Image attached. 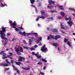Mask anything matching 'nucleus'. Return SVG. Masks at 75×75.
I'll list each match as a JSON object with an SVG mask.
<instances>
[{"label":"nucleus","mask_w":75,"mask_h":75,"mask_svg":"<svg viewBox=\"0 0 75 75\" xmlns=\"http://www.w3.org/2000/svg\"><path fill=\"white\" fill-rule=\"evenodd\" d=\"M18 33L19 34H20V35H23L25 36V34H26L27 35H31V33H25V31H23V33L21 32V31H20Z\"/></svg>","instance_id":"5"},{"label":"nucleus","mask_w":75,"mask_h":75,"mask_svg":"<svg viewBox=\"0 0 75 75\" xmlns=\"http://www.w3.org/2000/svg\"><path fill=\"white\" fill-rule=\"evenodd\" d=\"M47 30H48L49 31H50V28H47Z\"/></svg>","instance_id":"56"},{"label":"nucleus","mask_w":75,"mask_h":75,"mask_svg":"<svg viewBox=\"0 0 75 75\" xmlns=\"http://www.w3.org/2000/svg\"><path fill=\"white\" fill-rule=\"evenodd\" d=\"M31 50H32V51L33 50H35V49H34V48H31L30 49Z\"/></svg>","instance_id":"49"},{"label":"nucleus","mask_w":75,"mask_h":75,"mask_svg":"<svg viewBox=\"0 0 75 75\" xmlns=\"http://www.w3.org/2000/svg\"><path fill=\"white\" fill-rule=\"evenodd\" d=\"M9 23H10V24L12 25L13 28H16V21H14L13 23H12V21H10Z\"/></svg>","instance_id":"3"},{"label":"nucleus","mask_w":75,"mask_h":75,"mask_svg":"<svg viewBox=\"0 0 75 75\" xmlns=\"http://www.w3.org/2000/svg\"><path fill=\"white\" fill-rule=\"evenodd\" d=\"M37 64H38H38L42 65V63H41V62H38V63Z\"/></svg>","instance_id":"45"},{"label":"nucleus","mask_w":75,"mask_h":75,"mask_svg":"<svg viewBox=\"0 0 75 75\" xmlns=\"http://www.w3.org/2000/svg\"><path fill=\"white\" fill-rule=\"evenodd\" d=\"M47 7L48 8H53V6H47Z\"/></svg>","instance_id":"28"},{"label":"nucleus","mask_w":75,"mask_h":75,"mask_svg":"<svg viewBox=\"0 0 75 75\" xmlns=\"http://www.w3.org/2000/svg\"><path fill=\"white\" fill-rule=\"evenodd\" d=\"M58 19H61V17L60 16H58L57 17Z\"/></svg>","instance_id":"48"},{"label":"nucleus","mask_w":75,"mask_h":75,"mask_svg":"<svg viewBox=\"0 0 75 75\" xmlns=\"http://www.w3.org/2000/svg\"><path fill=\"white\" fill-rule=\"evenodd\" d=\"M1 6H2V7H5L6 6L5 5L3 4L2 2H1Z\"/></svg>","instance_id":"34"},{"label":"nucleus","mask_w":75,"mask_h":75,"mask_svg":"<svg viewBox=\"0 0 75 75\" xmlns=\"http://www.w3.org/2000/svg\"><path fill=\"white\" fill-rule=\"evenodd\" d=\"M15 62L16 63V64L18 65H20L21 64V63L20 62Z\"/></svg>","instance_id":"15"},{"label":"nucleus","mask_w":75,"mask_h":75,"mask_svg":"<svg viewBox=\"0 0 75 75\" xmlns=\"http://www.w3.org/2000/svg\"><path fill=\"white\" fill-rule=\"evenodd\" d=\"M40 39V40L41 41V40H42V37H40L38 38Z\"/></svg>","instance_id":"51"},{"label":"nucleus","mask_w":75,"mask_h":75,"mask_svg":"<svg viewBox=\"0 0 75 75\" xmlns=\"http://www.w3.org/2000/svg\"><path fill=\"white\" fill-rule=\"evenodd\" d=\"M6 62L8 64H9L10 65H11V63H10V62H9L8 61V60H7V59H6Z\"/></svg>","instance_id":"23"},{"label":"nucleus","mask_w":75,"mask_h":75,"mask_svg":"<svg viewBox=\"0 0 75 75\" xmlns=\"http://www.w3.org/2000/svg\"><path fill=\"white\" fill-rule=\"evenodd\" d=\"M19 28L20 30H24V28H23V27H19Z\"/></svg>","instance_id":"36"},{"label":"nucleus","mask_w":75,"mask_h":75,"mask_svg":"<svg viewBox=\"0 0 75 75\" xmlns=\"http://www.w3.org/2000/svg\"><path fill=\"white\" fill-rule=\"evenodd\" d=\"M1 28L2 31H0V34L1 36V38L2 39H4V40H8V39L5 37V36H6V35H5V34L3 33H5V32H6V28L2 27Z\"/></svg>","instance_id":"1"},{"label":"nucleus","mask_w":75,"mask_h":75,"mask_svg":"<svg viewBox=\"0 0 75 75\" xmlns=\"http://www.w3.org/2000/svg\"><path fill=\"white\" fill-rule=\"evenodd\" d=\"M50 37H51V38L52 39H55V36H54L51 35H50Z\"/></svg>","instance_id":"21"},{"label":"nucleus","mask_w":75,"mask_h":75,"mask_svg":"<svg viewBox=\"0 0 75 75\" xmlns=\"http://www.w3.org/2000/svg\"><path fill=\"white\" fill-rule=\"evenodd\" d=\"M18 58V61L19 62L22 61L23 62H24L25 61V58L23 57L19 56Z\"/></svg>","instance_id":"7"},{"label":"nucleus","mask_w":75,"mask_h":75,"mask_svg":"<svg viewBox=\"0 0 75 75\" xmlns=\"http://www.w3.org/2000/svg\"><path fill=\"white\" fill-rule=\"evenodd\" d=\"M51 12L53 13H54V12H56V11H51Z\"/></svg>","instance_id":"47"},{"label":"nucleus","mask_w":75,"mask_h":75,"mask_svg":"<svg viewBox=\"0 0 75 75\" xmlns=\"http://www.w3.org/2000/svg\"><path fill=\"white\" fill-rule=\"evenodd\" d=\"M31 6H32V7H34V5H31Z\"/></svg>","instance_id":"62"},{"label":"nucleus","mask_w":75,"mask_h":75,"mask_svg":"<svg viewBox=\"0 0 75 75\" xmlns=\"http://www.w3.org/2000/svg\"><path fill=\"white\" fill-rule=\"evenodd\" d=\"M12 41H16V39L13 38V40H12Z\"/></svg>","instance_id":"55"},{"label":"nucleus","mask_w":75,"mask_h":75,"mask_svg":"<svg viewBox=\"0 0 75 75\" xmlns=\"http://www.w3.org/2000/svg\"><path fill=\"white\" fill-rule=\"evenodd\" d=\"M42 61L43 62H47V60H45V59H43L42 58Z\"/></svg>","instance_id":"20"},{"label":"nucleus","mask_w":75,"mask_h":75,"mask_svg":"<svg viewBox=\"0 0 75 75\" xmlns=\"http://www.w3.org/2000/svg\"><path fill=\"white\" fill-rule=\"evenodd\" d=\"M9 54L10 55H8L7 57H3V59H5V58H10L11 59H13V58L12 57H11V56H12V55H13V54L11 53V52H9Z\"/></svg>","instance_id":"4"},{"label":"nucleus","mask_w":75,"mask_h":75,"mask_svg":"<svg viewBox=\"0 0 75 75\" xmlns=\"http://www.w3.org/2000/svg\"><path fill=\"white\" fill-rule=\"evenodd\" d=\"M31 42H32V40L31 39L29 40V45H31Z\"/></svg>","instance_id":"27"},{"label":"nucleus","mask_w":75,"mask_h":75,"mask_svg":"<svg viewBox=\"0 0 75 75\" xmlns=\"http://www.w3.org/2000/svg\"><path fill=\"white\" fill-rule=\"evenodd\" d=\"M6 40L4 43V47L7 45V43H8V40Z\"/></svg>","instance_id":"10"},{"label":"nucleus","mask_w":75,"mask_h":75,"mask_svg":"<svg viewBox=\"0 0 75 75\" xmlns=\"http://www.w3.org/2000/svg\"><path fill=\"white\" fill-rule=\"evenodd\" d=\"M3 66L4 67H8V66H9V64H4Z\"/></svg>","instance_id":"31"},{"label":"nucleus","mask_w":75,"mask_h":75,"mask_svg":"<svg viewBox=\"0 0 75 75\" xmlns=\"http://www.w3.org/2000/svg\"><path fill=\"white\" fill-rule=\"evenodd\" d=\"M12 66L14 69H16V67H15V66H14V65H12Z\"/></svg>","instance_id":"46"},{"label":"nucleus","mask_w":75,"mask_h":75,"mask_svg":"<svg viewBox=\"0 0 75 75\" xmlns=\"http://www.w3.org/2000/svg\"><path fill=\"white\" fill-rule=\"evenodd\" d=\"M52 30L53 33H57L58 32V29H53Z\"/></svg>","instance_id":"11"},{"label":"nucleus","mask_w":75,"mask_h":75,"mask_svg":"<svg viewBox=\"0 0 75 75\" xmlns=\"http://www.w3.org/2000/svg\"><path fill=\"white\" fill-rule=\"evenodd\" d=\"M34 48H37V45H35L34 46Z\"/></svg>","instance_id":"54"},{"label":"nucleus","mask_w":75,"mask_h":75,"mask_svg":"<svg viewBox=\"0 0 75 75\" xmlns=\"http://www.w3.org/2000/svg\"><path fill=\"white\" fill-rule=\"evenodd\" d=\"M31 38L32 41H33V40H35V38L33 37H31Z\"/></svg>","instance_id":"44"},{"label":"nucleus","mask_w":75,"mask_h":75,"mask_svg":"<svg viewBox=\"0 0 75 75\" xmlns=\"http://www.w3.org/2000/svg\"><path fill=\"white\" fill-rule=\"evenodd\" d=\"M72 15L73 16H74V17H75V14L74 13H72Z\"/></svg>","instance_id":"63"},{"label":"nucleus","mask_w":75,"mask_h":75,"mask_svg":"<svg viewBox=\"0 0 75 75\" xmlns=\"http://www.w3.org/2000/svg\"><path fill=\"white\" fill-rule=\"evenodd\" d=\"M57 6H58V7L59 8H60L61 10H64V8H63V6H59L58 5H57Z\"/></svg>","instance_id":"13"},{"label":"nucleus","mask_w":75,"mask_h":75,"mask_svg":"<svg viewBox=\"0 0 75 75\" xmlns=\"http://www.w3.org/2000/svg\"><path fill=\"white\" fill-rule=\"evenodd\" d=\"M24 48V49H26V50H28L29 49H30V47H23Z\"/></svg>","instance_id":"26"},{"label":"nucleus","mask_w":75,"mask_h":75,"mask_svg":"<svg viewBox=\"0 0 75 75\" xmlns=\"http://www.w3.org/2000/svg\"><path fill=\"white\" fill-rule=\"evenodd\" d=\"M70 44V43L69 42H67V45H69Z\"/></svg>","instance_id":"61"},{"label":"nucleus","mask_w":75,"mask_h":75,"mask_svg":"<svg viewBox=\"0 0 75 75\" xmlns=\"http://www.w3.org/2000/svg\"><path fill=\"white\" fill-rule=\"evenodd\" d=\"M39 17L40 18H42V19H44L45 18V17L44 16H40Z\"/></svg>","instance_id":"37"},{"label":"nucleus","mask_w":75,"mask_h":75,"mask_svg":"<svg viewBox=\"0 0 75 75\" xmlns=\"http://www.w3.org/2000/svg\"><path fill=\"white\" fill-rule=\"evenodd\" d=\"M23 69L24 70H30V68L29 67L26 68H23Z\"/></svg>","instance_id":"22"},{"label":"nucleus","mask_w":75,"mask_h":75,"mask_svg":"<svg viewBox=\"0 0 75 75\" xmlns=\"http://www.w3.org/2000/svg\"><path fill=\"white\" fill-rule=\"evenodd\" d=\"M53 45L54 47H58V44L57 43H54L53 44Z\"/></svg>","instance_id":"16"},{"label":"nucleus","mask_w":75,"mask_h":75,"mask_svg":"<svg viewBox=\"0 0 75 75\" xmlns=\"http://www.w3.org/2000/svg\"><path fill=\"white\" fill-rule=\"evenodd\" d=\"M15 28V30L16 31H19V29H18V28Z\"/></svg>","instance_id":"33"},{"label":"nucleus","mask_w":75,"mask_h":75,"mask_svg":"<svg viewBox=\"0 0 75 75\" xmlns=\"http://www.w3.org/2000/svg\"><path fill=\"white\" fill-rule=\"evenodd\" d=\"M40 12L41 13L42 15H43V14H45V11H40Z\"/></svg>","instance_id":"29"},{"label":"nucleus","mask_w":75,"mask_h":75,"mask_svg":"<svg viewBox=\"0 0 75 75\" xmlns=\"http://www.w3.org/2000/svg\"><path fill=\"white\" fill-rule=\"evenodd\" d=\"M50 37L48 36L47 37V40H50Z\"/></svg>","instance_id":"59"},{"label":"nucleus","mask_w":75,"mask_h":75,"mask_svg":"<svg viewBox=\"0 0 75 75\" xmlns=\"http://www.w3.org/2000/svg\"><path fill=\"white\" fill-rule=\"evenodd\" d=\"M41 57H42L41 56H38V57H37V58L38 59L40 58H41Z\"/></svg>","instance_id":"39"},{"label":"nucleus","mask_w":75,"mask_h":75,"mask_svg":"<svg viewBox=\"0 0 75 75\" xmlns=\"http://www.w3.org/2000/svg\"><path fill=\"white\" fill-rule=\"evenodd\" d=\"M40 74H42V75H44V73H42L41 72H40Z\"/></svg>","instance_id":"57"},{"label":"nucleus","mask_w":75,"mask_h":75,"mask_svg":"<svg viewBox=\"0 0 75 75\" xmlns=\"http://www.w3.org/2000/svg\"><path fill=\"white\" fill-rule=\"evenodd\" d=\"M21 53H20V52H18L17 54V55H21Z\"/></svg>","instance_id":"43"},{"label":"nucleus","mask_w":75,"mask_h":75,"mask_svg":"<svg viewBox=\"0 0 75 75\" xmlns=\"http://www.w3.org/2000/svg\"><path fill=\"white\" fill-rule=\"evenodd\" d=\"M48 19L49 20L50 19V20H53V17H50V18H48Z\"/></svg>","instance_id":"32"},{"label":"nucleus","mask_w":75,"mask_h":75,"mask_svg":"<svg viewBox=\"0 0 75 75\" xmlns=\"http://www.w3.org/2000/svg\"><path fill=\"white\" fill-rule=\"evenodd\" d=\"M11 64H13V62H14V60H11Z\"/></svg>","instance_id":"42"},{"label":"nucleus","mask_w":75,"mask_h":75,"mask_svg":"<svg viewBox=\"0 0 75 75\" xmlns=\"http://www.w3.org/2000/svg\"><path fill=\"white\" fill-rule=\"evenodd\" d=\"M30 3L31 4H34V3L35 2V0H30Z\"/></svg>","instance_id":"18"},{"label":"nucleus","mask_w":75,"mask_h":75,"mask_svg":"<svg viewBox=\"0 0 75 75\" xmlns=\"http://www.w3.org/2000/svg\"><path fill=\"white\" fill-rule=\"evenodd\" d=\"M55 40H58V38H61V36L59 35H56L55 36Z\"/></svg>","instance_id":"9"},{"label":"nucleus","mask_w":75,"mask_h":75,"mask_svg":"<svg viewBox=\"0 0 75 75\" xmlns=\"http://www.w3.org/2000/svg\"><path fill=\"white\" fill-rule=\"evenodd\" d=\"M23 43L25 44H27V43H26V42L25 41V40H23Z\"/></svg>","instance_id":"40"},{"label":"nucleus","mask_w":75,"mask_h":75,"mask_svg":"<svg viewBox=\"0 0 75 75\" xmlns=\"http://www.w3.org/2000/svg\"><path fill=\"white\" fill-rule=\"evenodd\" d=\"M5 70H7V71H8V70H9V68H5Z\"/></svg>","instance_id":"53"},{"label":"nucleus","mask_w":75,"mask_h":75,"mask_svg":"<svg viewBox=\"0 0 75 75\" xmlns=\"http://www.w3.org/2000/svg\"><path fill=\"white\" fill-rule=\"evenodd\" d=\"M20 52H23V48L21 47H20Z\"/></svg>","instance_id":"24"},{"label":"nucleus","mask_w":75,"mask_h":75,"mask_svg":"<svg viewBox=\"0 0 75 75\" xmlns=\"http://www.w3.org/2000/svg\"><path fill=\"white\" fill-rule=\"evenodd\" d=\"M55 2L54 1H52V0H48V3H49L50 4H54V3H55Z\"/></svg>","instance_id":"8"},{"label":"nucleus","mask_w":75,"mask_h":75,"mask_svg":"<svg viewBox=\"0 0 75 75\" xmlns=\"http://www.w3.org/2000/svg\"><path fill=\"white\" fill-rule=\"evenodd\" d=\"M61 28H62V29H64L65 28L63 26V25L62 24L61 25Z\"/></svg>","instance_id":"30"},{"label":"nucleus","mask_w":75,"mask_h":75,"mask_svg":"<svg viewBox=\"0 0 75 75\" xmlns=\"http://www.w3.org/2000/svg\"><path fill=\"white\" fill-rule=\"evenodd\" d=\"M69 10L71 11H75V10L74 8H69Z\"/></svg>","instance_id":"19"},{"label":"nucleus","mask_w":75,"mask_h":75,"mask_svg":"<svg viewBox=\"0 0 75 75\" xmlns=\"http://www.w3.org/2000/svg\"><path fill=\"white\" fill-rule=\"evenodd\" d=\"M67 41H68V39H64V42H67Z\"/></svg>","instance_id":"50"},{"label":"nucleus","mask_w":75,"mask_h":75,"mask_svg":"<svg viewBox=\"0 0 75 75\" xmlns=\"http://www.w3.org/2000/svg\"><path fill=\"white\" fill-rule=\"evenodd\" d=\"M32 54L33 55H35V53H34V52H32Z\"/></svg>","instance_id":"58"},{"label":"nucleus","mask_w":75,"mask_h":75,"mask_svg":"<svg viewBox=\"0 0 75 75\" xmlns=\"http://www.w3.org/2000/svg\"><path fill=\"white\" fill-rule=\"evenodd\" d=\"M4 51H2L0 52V54H4Z\"/></svg>","instance_id":"41"},{"label":"nucleus","mask_w":75,"mask_h":75,"mask_svg":"<svg viewBox=\"0 0 75 75\" xmlns=\"http://www.w3.org/2000/svg\"><path fill=\"white\" fill-rule=\"evenodd\" d=\"M15 70L17 71L18 74H19V73L20 72V71L18 70L17 68H16L15 69Z\"/></svg>","instance_id":"25"},{"label":"nucleus","mask_w":75,"mask_h":75,"mask_svg":"<svg viewBox=\"0 0 75 75\" xmlns=\"http://www.w3.org/2000/svg\"><path fill=\"white\" fill-rule=\"evenodd\" d=\"M60 14L63 17H64L65 16V13L64 12H60Z\"/></svg>","instance_id":"17"},{"label":"nucleus","mask_w":75,"mask_h":75,"mask_svg":"<svg viewBox=\"0 0 75 75\" xmlns=\"http://www.w3.org/2000/svg\"><path fill=\"white\" fill-rule=\"evenodd\" d=\"M10 34H9V33H8L7 34V35L8 36H9V35H10Z\"/></svg>","instance_id":"64"},{"label":"nucleus","mask_w":75,"mask_h":75,"mask_svg":"<svg viewBox=\"0 0 75 75\" xmlns=\"http://www.w3.org/2000/svg\"><path fill=\"white\" fill-rule=\"evenodd\" d=\"M46 68V67H43V69H44V70H45V69Z\"/></svg>","instance_id":"60"},{"label":"nucleus","mask_w":75,"mask_h":75,"mask_svg":"<svg viewBox=\"0 0 75 75\" xmlns=\"http://www.w3.org/2000/svg\"><path fill=\"white\" fill-rule=\"evenodd\" d=\"M40 39H39L38 40H37V43H39V42L40 41Z\"/></svg>","instance_id":"52"},{"label":"nucleus","mask_w":75,"mask_h":75,"mask_svg":"<svg viewBox=\"0 0 75 75\" xmlns=\"http://www.w3.org/2000/svg\"><path fill=\"white\" fill-rule=\"evenodd\" d=\"M15 51L17 52H19V49L18 48L17 49V47H15Z\"/></svg>","instance_id":"14"},{"label":"nucleus","mask_w":75,"mask_h":75,"mask_svg":"<svg viewBox=\"0 0 75 75\" xmlns=\"http://www.w3.org/2000/svg\"><path fill=\"white\" fill-rule=\"evenodd\" d=\"M33 34L35 35V37L36 38L38 37V34L37 33H32Z\"/></svg>","instance_id":"12"},{"label":"nucleus","mask_w":75,"mask_h":75,"mask_svg":"<svg viewBox=\"0 0 75 75\" xmlns=\"http://www.w3.org/2000/svg\"><path fill=\"white\" fill-rule=\"evenodd\" d=\"M45 45H44V46L41 47V49H40V50L44 52H47L46 50L47 49V48H45Z\"/></svg>","instance_id":"6"},{"label":"nucleus","mask_w":75,"mask_h":75,"mask_svg":"<svg viewBox=\"0 0 75 75\" xmlns=\"http://www.w3.org/2000/svg\"><path fill=\"white\" fill-rule=\"evenodd\" d=\"M65 19L66 21H68V20H69V21L67 22V23L69 25H70V26H71L73 24L72 22L71 21V18L69 17L68 18H67V17H65Z\"/></svg>","instance_id":"2"},{"label":"nucleus","mask_w":75,"mask_h":75,"mask_svg":"<svg viewBox=\"0 0 75 75\" xmlns=\"http://www.w3.org/2000/svg\"><path fill=\"white\" fill-rule=\"evenodd\" d=\"M39 18H40V17L39 16H38V18L36 20V21H38V20H39Z\"/></svg>","instance_id":"35"},{"label":"nucleus","mask_w":75,"mask_h":75,"mask_svg":"<svg viewBox=\"0 0 75 75\" xmlns=\"http://www.w3.org/2000/svg\"><path fill=\"white\" fill-rule=\"evenodd\" d=\"M6 54L4 53L3 54V56L4 57H6Z\"/></svg>","instance_id":"38"}]
</instances>
